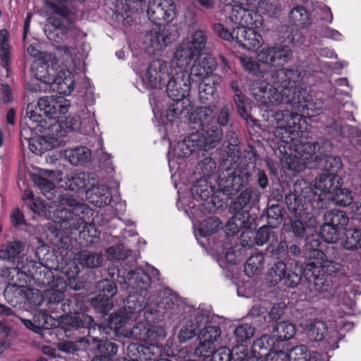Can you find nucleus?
Here are the masks:
<instances>
[{
	"label": "nucleus",
	"instance_id": "obj_50",
	"mask_svg": "<svg viewBox=\"0 0 361 361\" xmlns=\"http://www.w3.org/2000/svg\"><path fill=\"white\" fill-rule=\"evenodd\" d=\"M24 244L20 241H13L0 250V258L8 262H13L23 251Z\"/></svg>",
	"mask_w": 361,
	"mask_h": 361
},
{
	"label": "nucleus",
	"instance_id": "obj_56",
	"mask_svg": "<svg viewBox=\"0 0 361 361\" xmlns=\"http://www.w3.org/2000/svg\"><path fill=\"white\" fill-rule=\"evenodd\" d=\"M56 74L57 72L54 67L42 63L37 66L35 77L37 80L49 85Z\"/></svg>",
	"mask_w": 361,
	"mask_h": 361
},
{
	"label": "nucleus",
	"instance_id": "obj_53",
	"mask_svg": "<svg viewBox=\"0 0 361 361\" xmlns=\"http://www.w3.org/2000/svg\"><path fill=\"white\" fill-rule=\"evenodd\" d=\"M267 225L272 228H277L283 221L281 207L279 204H268L267 208Z\"/></svg>",
	"mask_w": 361,
	"mask_h": 361
},
{
	"label": "nucleus",
	"instance_id": "obj_29",
	"mask_svg": "<svg viewBox=\"0 0 361 361\" xmlns=\"http://www.w3.org/2000/svg\"><path fill=\"white\" fill-rule=\"evenodd\" d=\"M95 344L94 350L97 354L94 355L91 361H114L113 357L118 352V345L108 340H102L96 336L92 339Z\"/></svg>",
	"mask_w": 361,
	"mask_h": 361
},
{
	"label": "nucleus",
	"instance_id": "obj_40",
	"mask_svg": "<svg viewBox=\"0 0 361 361\" xmlns=\"http://www.w3.org/2000/svg\"><path fill=\"white\" fill-rule=\"evenodd\" d=\"M264 255L262 252H258L252 254L246 261L244 271L245 274L252 277L261 274L264 266Z\"/></svg>",
	"mask_w": 361,
	"mask_h": 361
},
{
	"label": "nucleus",
	"instance_id": "obj_39",
	"mask_svg": "<svg viewBox=\"0 0 361 361\" xmlns=\"http://www.w3.org/2000/svg\"><path fill=\"white\" fill-rule=\"evenodd\" d=\"M25 288L23 285L8 283L4 291L5 300L13 307L23 303Z\"/></svg>",
	"mask_w": 361,
	"mask_h": 361
},
{
	"label": "nucleus",
	"instance_id": "obj_58",
	"mask_svg": "<svg viewBox=\"0 0 361 361\" xmlns=\"http://www.w3.org/2000/svg\"><path fill=\"white\" fill-rule=\"evenodd\" d=\"M216 169V163L210 157H206L200 161L197 166V173L200 178H209L214 175Z\"/></svg>",
	"mask_w": 361,
	"mask_h": 361
},
{
	"label": "nucleus",
	"instance_id": "obj_16",
	"mask_svg": "<svg viewBox=\"0 0 361 361\" xmlns=\"http://www.w3.org/2000/svg\"><path fill=\"white\" fill-rule=\"evenodd\" d=\"M147 14L154 24L169 23L176 16V5L172 0H154L149 3Z\"/></svg>",
	"mask_w": 361,
	"mask_h": 361
},
{
	"label": "nucleus",
	"instance_id": "obj_23",
	"mask_svg": "<svg viewBox=\"0 0 361 361\" xmlns=\"http://www.w3.org/2000/svg\"><path fill=\"white\" fill-rule=\"evenodd\" d=\"M25 276H31L38 284L48 286L56 283L54 273L47 266L41 263L30 261L27 263V269L23 270Z\"/></svg>",
	"mask_w": 361,
	"mask_h": 361
},
{
	"label": "nucleus",
	"instance_id": "obj_2",
	"mask_svg": "<svg viewBox=\"0 0 361 361\" xmlns=\"http://www.w3.org/2000/svg\"><path fill=\"white\" fill-rule=\"evenodd\" d=\"M220 167L219 189L225 195H235L249 184L252 173L247 164L240 162L239 157L226 159Z\"/></svg>",
	"mask_w": 361,
	"mask_h": 361
},
{
	"label": "nucleus",
	"instance_id": "obj_14",
	"mask_svg": "<svg viewBox=\"0 0 361 361\" xmlns=\"http://www.w3.org/2000/svg\"><path fill=\"white\" fill-rule=\"evenodd\" d=\"M297 154L291 155L286 158V162L288 168L295 172H300L305 168V165L318 158L317 153L324 154L319 142H307L301 144L295 149Z\"/></svg>",
	"mask_w": 361,
	"mask_h": 361
},
{
	"label": "nucleus",
	"instance_id": "obj_33",
	"mask_svg": "<svg viewBox=\"0 0 361 361\" xmlns=\"http://www.w3.org/2000/svg\"><path fill=\"white\" fill-rule=\"evenodd\" d=\"M278 345L273 336L264 334L254 341L252 346V353L257 356L265 357Z\"/></svg>",
	"mask_w": 361,
	"mask_h": 361
},
{
	"label": "nucleus",
	"instance_id": "obj_52",
	"mask_svg": "<svg viewBox=\"0 0 361 361\" xmlns=\"http://www.w3.org/2000/svg\"><path fill=\"white\" fill-rule=\"evenodd\" d=\"M23 269H27V264L20 266V262H18L16 267L1 269L0 276L9 283H17L18 281L21 280L22 276L25 275L23 271Z\"/></svg>",
	"mask_w": 361,
	"mask_h": 361
},
{
	"label": "nucleus",
	"instance_id": "obj_30",
	"mask_svg": "<svg viewBox=\"0 0 361 361\" xmlns=\"http://www.w3.org/2000/svg\"><path fill=\"white\" fill-rule=\"evenodd\" d=\"M74 84V75L70 71H60L51 81L49 88L61 95H68L73 90Z\"/></svg>",
	"mask_w": 361,
	"mask_h": 361
},
{
	"label": "nucleus",
	"instance_id": "obj_5",
	"mask_svg": "<svg viewBox=\"0 0 361 361\" xmlns=\"http://www.w3.org/2000/svg\"><path fill=\"white\" fill-rule=\"evenodd\" d=\"M47 5L55 14L50 20L57 36L61 40L77 37L80 29L75 25L74 11L62 2L47 1Z\"/></svg>",
	"mask_w": 361,
	"mask_h": 361
},
{
	"label": "nucleus",
	"instance_id": "obj_17",
	"mask_svg": "<svg viewBox=\"0 0 361 361\" xmlns=\"http://www.w3.org/2000/svg\"><path fill=\"white\" fill-rule=\"evenodd\" d=\"M261 193L257 188L247 187L231 203L230 211L243 218H249V211L259 203Z\"/></svg>",
	"mask_w": 361,
	"mask_h": 361
},
{
	"label": "nucleus",
	"instance_id": "obj_12",
	"mask_svg": "<svg viewBox=\"0 0 361 361\" xmlns=\"http://www.w3.org/2000/svg\"><path fill=\"white\" fill-rule=\"evenodd\" d=\"M49 128L44 130L43 135L31 138L30 149L36 154H41L52 149L58 145L59 139L64 135V130L56 120L49 119Z\"/></svg>",
	"mask_w": 361,
	"mask_h": 361
},
{
	"label": "nucleus",
	"instance_id": "obj_4",
	"mask_svg": "<svg viewBox=\"0 0 361 361\" xmlns=\"http://www.w3.org/2000/svg\"><path fill=\"white\" fill-rule=\"evenodd\" d=\"M151 278L142 269H136L128 273L126 283L135 290L126 299L124 312L128 318L142 312L148 304V288L150 286Z\"/></svg>",
	"mask_w": 361,
	"mask_h": 361
},
{
	"label": "nucleus",
	"instance_id": "obj_57",
	"mask_svg": "<svg viewBox=\"0 0 361 361\" xmlns=\"http://www.w3.org/2000/svg\"><path fill=\"white\" fill-rule=\"evenodd\" d=\"M112 297L105 294H98L91 300L92 305L99 312L106 314L113 307Z\"/></svg>",
	"mask_w": 361,
	"mask_h": 361
},
{
	"label": "nucleus",
	"instance_id": "obj_19",
	"mask_svg": "<svg viewBox=\"0 0 361 361\" xmlns=\"http://www.w3.org/2000/svg\"><path fill=\"white\" fill-rule=\"evenodd\" d=\"M61 324L64 331L67 332L72 329L80 328L88 329L87 336L91 339L96 336V332H101L102 326H97L92 317L84 313L68 314L61 316Z\"/></svg>",
	"mask_w": 361,
	"mask_h": 361
},
{
	"label": "nucleus",
	"instance_id": "obj_8",
	"mask_svg": "<svg viewBox=\"0 0 361 361\" xmlns=\"http://www.w3.org/2000/svg\"><path fill=\"white\" fill-rule=\"evenodd\" d=\"M294 110V109L293 108ZM305 109L302 112L305 111ZM295 112L288 110H279L272 114V117L276 122V128L274 132V135L280 139L281 143L288 145L290 141L295 140V133L300 129V122L302 116L295 109ZM282 144H281V147Z\"/></svg>",
	"mask_w": 361,
	"mask_h": 361
},
{
	"label": "nucleus",
	"instance_id": "obj_9",
	"mask_svg": "<svg viewBox=\"0 0 361 361\" xmlns=\"http://www.w3.org/2000/svg\"><path fill=\"white\" fill-rule=\"evenodd\" d=\"M258 4L257 0H246L243 4L228 6L227 8H224V11L229 20L238 25V27H259L262 25V17L255 11Z\"/></svg>",
	"mask_w": 361,
	"mask_h": 361
},
{
	"label": "nucleus",
	"instance_id": "obj_60",
	"mask_svg": "<svg viewBox=\"0 0 361 361\" xmlns=\"http://www.w3.org/2000/svg\"><path fill=\"white\" fill-rule=\"evenodd\" d=\"M332 201L341 207L349 206L352 204L353 198L351 192L345 188H341V185L333 192Z\"/></svg>",
	"mask_w": 361,
	"mask_h": 361
},
{
	"label": "nucleus",
	"instance_id": "obj_36",
	"mask_svg": "<svg viewBox=\"0 0 361 361\" xmlns=\"http://www.w3.org/2000/svg\"><path fill=\"white\" fill-rule=\"evenodd\" d=\"M201 319L203 316L200 315L195 317L193 320H188L181 327L178 338L180 343H185L193 338L201 330Z\"/></svg>",
	"mask_w": 361,
	"mask_h": 361
},
{
	"label": "nucleus",
	"instance_id": "obj_26",
	"mask_svg": "<svg viewBox=\"0 0 361 361\" xmlns=\"http://www.w3.org/2000/svg\"><path fill=\"white\" fill-rule=\"evenodd\" d=\"M147 40L152 49L153 54H157L172 43L174 37L166 27H159L151 30L147 35Z\"/></svg>",
	"mask_w": 361,
	"mask_h": 361
},
{
	"label": "nucleus",
	"instance_id": "obj_51",
	"mask_svg": "<svg viewBox=\"0 0 361 361\" xmlns=\"http://www.w3.org/2000/svg\"><path fill=\"white\" fill-rule=\"evenodd\" d=\"M90 345V339L85 337L80 338L76 341H67L61 342L59 344V348L68 353H75L80 349L86 350Z\"/></svg>",
	"mask_w": 361,
	"mask_h": 361
},
{
	"label": "nucleus",
	"instance_id": "obj_62",
	"mask_svg": "<svg viewBox=\"0 0 361 361\" xmlns=\"http://www.w3.org/2000/svg\"><path fill=\"white\" fill-rule=\"evenodd\" d=\"M106 255L109 260H122L128 257L131 251L125 248L123 245H116L107 248Z\"/></svg>",
	"mask_w": 361,
	"mask_h": 361
},
{
	"label": "nucleus",
	"instance_id": "obj_41",
	"mask_svg": "<svg viewBox=\"0 0 361 361\" xmlns=\"http://www.w3.org/2000/svg\"><path fill=\"white\" fill-rule=\"evenodd\" d=\"M295 334V326L288 322H281L276 323L274 327L273 336L277 344L292 338Z\"/></svg>",
	"mask_w": 361,
	"mask_h": 361
},
{
	"label": "nucleus",
	"instance_id": "obj_18",
	"mask_svg": "<svg viewBox=\"0 0 361 361\" xmlns=\"http://www.w3.org/2000/svg\"><path fill=\"white\" fill-rule=\"evenodd\" d=\"M87 209L86 206H79L68 210L67 209H58L55 212L54 216L57 223L61 224V227L69 230L71 233L81 230L85 221L84 219L85 211Z\"/></svg>",
	"mask_w": 361,
	"mask_h": 361
},
{
	"label": "nucleus",
	"instance_id": "obj_34",
	"mask_svg": "<svg viewBox=\"0 0 361 361\" xmlns=\"http://www.w3.org/2000/svg\"><path fill=\"white\" fill-rule=\"evenodd\" d=\"M215 67V63L213 57L210 55L198 58L196 59L191 68L189 75L191 76L209 77L208 75L212 73Z\"/></svg>",
	"mask_w": 361,
	"mask_h": 361
},
{
	"label": "nucleus",
	"instance_id": "obj_25",
	"mask_svg": "<svg viewBox=\"0 0 361 361\" xmlns=\"http://www.w3.org/2000/svg\"><path fill=\"white\" fill-rule=\"evenodd\" d=\"M340 178L338 176L322 173L315 178L314 187L312 188L314 192L321 195V204L325 200L326 194H333V192L340 186Z\"/></svg>",
	"mask_w": 361,
	"mask_h": 361
},
{
	"label": "nucleus",
	"instance_id": "obj_28",
	"mask_svg": "<svg viewBox=\"0 0 361 361\" xmlns=\"http://www.w3.org/2000/svg\"><path fill=\"white\" fill-rule=\"evenodd\" d=\"M316 224V218L313 215L295 216L290 219V231L294 237L302 239L314 231Z\"/></svg>",
	"mask_w": 361,
	"mask_h": 361
},
{
	"label": "nucleus",
	"instance_id": "obj_11",
	"mask_svg": "<svg viewBox=\"0 0 361 361\" xmlns=\"http://www.w3.org/2000/svg\"><path fill=\"white\" fill-rule=\"evenodd\" d=\"M209 35L203 29L192 32L185 38L174 53L177 61H190L200 56L205 49L208 42Z\"/></svg>",
	"mask_w": 361,
	"mask_h": 361
},
{
	"label": "nucleus",
	"instance_id": "obj_13",
	"mask_svg": "<svg viewBox=\"0 0 361 361\" xmlns=\"http://www.w3.org/2000/svg\"><path fill=\"white\" fill-rule=\"evenodd\" d=\"M221 331L217 326H208L200 331L198 336V343L194 348V355L197 357L208 358L215 351L221 342Z\"/></svg>",
	"mask_w": 361,
	"mask_h": 361
},
{
	"label": "nucleus",
	"instance_id": "obj_63",
	"mask_svg": "<svg viewBox=\"0 0 361 361\" xmlns=\"http://www.w3.org/2000/svg\"><path fill=\"white\" fill-rule=\"evenodd\" d=\"M44 302V293L37 289H31L26 287L23 303H27L31 306H39Z\"/></svg>",
	"mask_w": 361,
	"mask_h": 361
},
{
	"label": "nucleus",
	"instance_id": "obj_45",
	"mask_svg": "<svg viewBox=\"0 0 361 361\" xmlns=\"http://www.w3.org/2000/svg\"><path fill=\"white\" fill-rule=\"evenodd\" d=\"M90 151L85 147H79L66 149L65 156L69 162L75 166L88 161L90 158Z\"/></svg>",
	"mask_w": 361,
	"mask_h": 361
},
{
	"label": "nucleus",
	"instance_id": "obj_54",
	"mask_svg": "<svg viewBox=\"0 0 361 361\" xmlns=\"http://www.w3.org/2000/svg\"><path fill=\"white\" fill-rule=\"evenodd\" d=\"M298 263H295V269L293 270L291 269H286V274H284V278L282 280L283 284L288 288H295L297 287L302 279V267L301 266L300 269H298V272H297Z\"/></svg>",
	"mask_w": 361,
	"mask_h": 361
},
{
	"label": "nucleus",
	"instance_id": "obj_27",
	"mask_svg": "<svg viewBox=\"0 0 361 361\" xmlns=\"http://www.w3.org/2000/svg\"><path fill=\"white\" fill-rule=\"evenodd\" d=\"M24 120L30 129L38 132H44L49 128V121L47 116L39 110L38 106L29 104L25 109Z\"/></svg>",
	"mask_w": 361,
	"mask_h": 361
},
{
	"label": "nucleus",
	"instance_id": "obj_21",
	"mask_svg": "<svg viewBox=\"0 0 361 361\" xmlns=\"http://www.w3.org/2000/svg\"><path fill=\"white\" fill-rule=\"evenodd\" d=\"M319 264L318 262L308 263L303 271L304 276L315 290L321 293L328 292L331 289V279L330 276L321 271Z\"/></svg>",
	"mask_w": 361,
	"mask_h": 361
},
{
	"label": "nucleus",
	"instance_id": "obj_3",
	"mask_svg": "<svg viewBox=\"0 0 361 361\" xmlns=\"http://www.w3.org/2000/svg\"><path fill=\"white\" fill-rule=\"evenodd\" d=\"M190 80L188 70L178 65L165 87L168 97L173 101L166 112L169 119L177 118L183 114L185 108L183 99L190 91Z\"/></svg>",
	"mask_w": 361,
	"mask_h": 361
},
{
	"label": "nucleus",
	"instance_id": "obj_61",
	"mask_svg": "<svg viewBox=\"0 0 361 361\" xmlns=\"http://www.w3.org/2000/svg\"><path fill=\"white\" fill-rule=\"evenodd\" d=\"M32 181L42 192L44 196H47L48 199H50L52 193L51 192L55 188L54 183L49 180L42 177L38 174H34L32 176Z\"/></svg>",
	"mask_w": 361,
	"mask_h": 361
},
{
	"label": "nucleus",
	"instance_id": "obj_64",
	"mask_svg": "<svg viewBox=\"0 0 361 361\" xmlns=\"http://www.w3.org/2000/svg\"><path fill=\"white\" fill-rule=\"evenodd\" d=\"M34 322L35 323L37 333H39L42 329H49L51 328L54 324V319L51 316L47 314L45 311H43L35 314Z\"/></svg>",
	"mask_w": 361,
	"mask_h": 361
},
{
	"label": "nucleus",
	"instance_id": "obj_49",
	"mask_svg": "<svg viewBox=\"0 0 361 361\" xmlns=\"http://www.w3.org/2000/svg\"><path fill=\"white\" fill-rule=\"evenodd\" d=\"M342 244L346 250H357L361 247V230L358 228L346 230Z\"/></svg>",
	"mask_w": 361,
	"mask_h": 361
},
{
	"label": "nucleus",
	"instance_id": "obj_22",
	"mask_svg": "<svg viewBox=\"0 0 361 361\" xmlns=\"http://www.w3.org/2000/svg\"><path fill=\"white\" fill-rule=\"evenodd\" d=\"M66 290V284L61 279H56V283L44 290V302L49 310L53 312H59V307L62 303Z\"/></svg>",
	"mask_w": 361,
	"mask_h": 361
},
{
	"label": "nucleus",
	"instance_id": "obj_6",
	"mask_svg": "<svg viewBox=\"0 0 361 361\" xmlns=\"http://www.w3.org/2000/svg\"><path fill=\"white\" fill-rule=\"evenodd\" d=\"M251 27H237L229 31L222 24L216 23L214 25L213 30L221 38L251 51L259 48L263 42L261 35Z\"/></svg>",
	"mask_w": 361,
	"mask_h": 361
},
{
	"label": "nucleus",
	"instance_id": "obj_7",
	"mask_svg": "<svg viewBox=\"0 0 361 361\" xmlns=\"http://www.w3.org/2000/svg\"><path fill=\"white\" fill-rule=\"evenodd\" d=\"M322 196L312 190V187H305L300 192L296 188L294 192L286 195L285 201L288 210L296 217L312 215V209H319Z\"/></svg>",
	"mask_w": 361,
	"mask_h": 361
},
{
	"label": "nucleus",
	"instance_id": "obj_38",
	"mask_svg": "<svg viewBox=\"0 0 361 361\" xmlns=\"http://www.w3.org/2000/svg\"><path fill=\"white\" fill-rule=\"evenodd\" d=\"M287 269V265L283 261L274 263L267 270L265 280L269 286H275L282 281Z\"/></svg>",
	"mask_w": 361,
	"mask_h": 361
},
{
	"label": "nucleus",
	"instance_id": "obj_32",
	"mask_svg": "<svg viewBox=\"0 0 361 361\" xmlns=\"http://www.w3.org/2000/svg\"><path fill=\"white\" fill-rule=\"evenodd\" d=\"M198 139V135L192 133L182 141L178 142L173 149L174 156L178 158H186L196 150L200 149Z\"/></svg>",
	"mask_w": 361,
	"mask_h": 361
},
{
	"label": "nucleus",
	"instance_id": "obj_44",
	"mask_svg": "<svg viewBox=\"0 0 361 361\" xmlns=\"http://www.w3.org/2000/svg\"><path fill=\"white\" fill-rule=\"evenodd\" d=\"M191 192L195 199L206 201L213 194V188L208 183L207 178H200L191 188Z\"/></svg>",
	"mask_w": 361,
	"mask_h": 361
},
{
	"label": "nucleus",
	"instance_id": "obj_48",
	"mask_svg": "<svg viewBox=\"0 0 361 361\" xmlns=\"http://www.w3.org/2000/svg\"><path fill=\"white\" fill-rule=\"evenodd\" d=\"M324 221V223L341 229L347 224L348 218L343 211L331 209L325 213Z\"/></svg>",
	"mask_w": 361,
	"mask_h": 361
},
{
	"label": "nucleus",
	"instance_id": "obj_31",
	"mask_svg": "<svg viewBox=\"0 0 361 361\" xmlns=\"http://www.w3.org/2000/svg\"><path fill=\"white\" fill-rule=\"evenodd\" d=\"M214 105L201 106L196 109L190 115V122L197 124L201 129L205 130L207 128L216 125Z\"/></svg>",
	"mask_w": 361,
	"mask_h": 361
},
{
	"label": "nucleus",
	"instance_id": "obj_46",
	"mask_svg": "<svg viewBox=\"0 0 361 361\" xmlns=\"http://www.w3.org/2000/svg\"><path fill=\"white\" fill-rule=\"evenodd\" d=\"M289 18L295 26L299 27H306L311 23L307 10L302 6L293 8L289 13Z\"/></svg>",
	"mask_w": 361,
	"mask_h": 361
},
{
	"label": "nucleus",
	"instance_id": "obj_15",
	"mask_svg": "<svg viewBox=\"0 0 361 361\" xmlns=\"http://www.w3.org/2000/svg\"><path fill=\"white\" fill-rule=\"evenodd\" d=\"M292 51L286 45L275 44L263 47L257 54L258 61L273 67L283 66L292 59Z\"/></svg>",
	"mask_w": 361,
	"mask_h": 361
},
{
	"label": "nucleus",
	"instance_id": "obj_20",
	"mask_svg": "<svg viewBox=\"0 0 361 361\" xmlns=\"http://www.w3.org/2000/svg\"><path fill=\"white\" fill-rule=\"evenodd\" d=\"M39 110L47 116L49 124V119L56 120L54 116L57 114H66L70 104L63 97L44 96L38 99Z\"/></svg>",
	"mask_w": 361,
	"mask_h": 361
},
{
	"label": "nucleus",
	"instance_id": "obj_55",
	"mask_svg": "<svg viewBox=\"0 0 361 361\" xmlns=\"http://www.w3.org/2000/svg\"><path fill=\"white\" fill-rule=\"evenodd\" d=\"M273 228H274L268 225L259 228L255 234V243L259 246H262L266 244L269 240H271V243L273 241H277V235Z\"/></svg>",
	"mask_w": 361,
	"mask_h": 361
},
{
	"label": "nucleus",
	"instance_id": "obj_1",
	"mask_svg": "<svg viewBox=\"0 0 361 361\" xmlns=\"http://www.w3.org/2000/svg\"><path fill=\"white\" fill-rule=\"evenodd\" d=\"M267 82L255 80L250 85L251 95L264 106L290 104L294 109H308L306 92L301 85L300 73L294 68H280L268 72Z\"/></svg>",
	"mask_w": 361,
	"mask_h": 361
},
{
	"label": "nucleus",
	"instance_id": "obj_47",
	"mask_svg": "<svg viewBox=\"0 0 361 361\" xmlns=\"http://www.w3.org/2000/svg\"><path fill=\"white\" fill-rule=\"evenodd\" d=\"M150 324L147 322H140L135 324L128 331H126V336L140 341H147L149 338Z\"/></svg>",
	"mask_w": 361,
	"mask_h": 361
},
{
	"label": "nucleus",
	"instance_id": "obj_59",
	"mask_svg": "<svg viewBox=\"0 0 361 361\" xmlns=\"http://www.w3.org/2000/svg\"><path fill=\"white\" fill-rule=\"evenodd\" d=\"M320 236L329 243H335L340 238L341 229L324 222L320 228Z\"/></svg>",
	"mask_w": 361,
	"mask_h": 361
},
{
	"label": "nucleus",
	"instance_id": "obj_42",
	"mask_svg": "<svg viewBox=\"0 0 361 361\" xmlns=\"http://www.w3.org/2000/svg\"><path fill=\"white\" fill-rule=\"evenodd\" d=\"M304 331L310 340L320 341L324 339L327 328L324 322L315 320L307 322L305 324Z\"/></svg>",
	"mask_w": 361,
	"mask_h": 361
},
{
	"label": "nucleus",
	"instance_id": "obj_10",
	"mask_svg": "<svg viewBox=\"0 0 361 361\" xmlns=\"http://www.w3.org/2000/svg\"><path fill=\"white\" fill-rule=\"evenodd\" d=\"M177 66L162 59L152 61L142 77L145 87L148 90L164 88Z\"/></svg>",
	"mask_w": 361,
	"mask_h": 361
},
{
	"label": "nucleus",
	"instance_id": "obj_24",
	"mask_svg": "<svg viewBox=\"0 0 361 361\" xmlns=\"http://www.w3.org/2000/svg\"><path fill=\"white\" fill-rule=\"evenodd\" d=\"M199 137L198 146L200 149L207 151L216 147L221 142L223 137V132L221 129L216 125H212L209 128L201 129L195 133Z\"/></svg>",
	"mask_w": 361,
	"mask_h": 361
},
{
	"label": "nucleus",
	"instance_id": "obj_43",
	"mask_svg": "<svg viewBox=\"0 0 361 361\" xmlns=\"http://www.w3.org/2000/svg\"><path fill=\"white\" fill-rule=\"evenodd\" d=\"M198 91L200 102L203 104L210 103L214 99L216 93L214 78H203L198 85Z\"/></svg>",
	"mask_w": 361,
	"mask_h": 361
},
{
	"label": "nucleus",
	"instance_id": "obj_37",
	"mask_svg": "<svg viewBox=\"0 0 361 361\" xmlns=\"http://www.w3.org/2000/svg\"><path fill=\"white\" fill-rule=\"evenodd\" d=\"M90 202L98 207L109 204L111 201L110 191L105 185L93 187L88 193Z\"/></svg>",
	"mask_w": 361,
	"mask_h": 361
},
{
	"label": "nucleus",
	"instance_id": "obj_35",
	"mask_svg": "<svg viewBox=\"0 0 361 361\" xmlns=\"http://www.w3.org/2000/svg\"><path fill=\"white\" fill-rule=\"evenodd\" d=\"M73 261L82 267L97 268L102 265V257L98 253L84 250L74 254Z\"/></svg>",
	"mask_w": 361,
	"mask_h": 361
}]
</instances>
